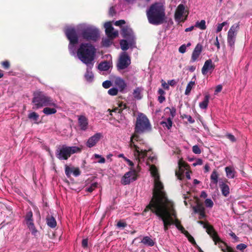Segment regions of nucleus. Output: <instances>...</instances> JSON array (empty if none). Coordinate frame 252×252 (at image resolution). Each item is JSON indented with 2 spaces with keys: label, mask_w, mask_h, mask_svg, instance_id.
I'll list each match as a JSON object with an SVG mask.
<instances>
[{
  "label": "nucleus",
  "mask_w": 252,
  "mask_h": 252,
  "mask_svg": "<svg viewBox=\"0 0 252 252\" xmlns=\"http://www.w3.org/2000/svg\"><path fill=\"white\" fill-rule=\"evenodd\" d=\"M166 109H169L170 110V115L171 116L172 119H173L176 115V110L174 107H172L171 108H169V107H167Z\"/></svg>",
  "instance_id": "nucleus-54"
},
{
  "label": "nucleus",
  "mask_w": 252,
  "mask_h": 252,
  "mask_svg": "<svg viewBox=\"0 0 252 252\" xmlns=\"http://www.w3.org/2000/svg\"><path fill=\"white\" fill-rule=\"evenodd\" d=\"M25 219L26 221V224L31 230L32 234L34 236L36 235L37 231L33 223V214L31 210H30L26 213Z\"/></svg>",
  "instance_id": "nucleus-12"
},
{
  "label": "nucleus",
  "mask_w": 252,
  "mask_h": 252,
  "mask_svg": "<svg viewBox=\"0 0 252 252\" xmlns=\"http://www.w3.org/2000/svg\"><path fill=\"white\" fill-rule=\"evenodd\" d=\"M118 93V90L116 88H111L108 91V94L113 96L117 95Z\"/></svg>",
  "instance_id": "nucleus-46"
},
{
  "label": "nucleus",
  "mask_w": 252,
  "mask_h": 252,
  "mask_svg": "<svg viewBox=\"0 0 252 252\" xmlns=\"http://www.w3.org/2000/svg\"><path fill=\"white\" fill-rule=\"evenodd\" d=\"M98 68L99 69L102 70H107L109 69V65L108 64V63L107 62H104L100 63L98 65Z\"/></svg>",
  "instance_id": "nucleus-41"
},
{
  "label": "nucleus",
  "mask_w": 252,
  "mask_h": 252,
  "mask_svg": "<svg viewBox=\"0 0 252 252\" xmlns=\"http://www.w3.org/2000/svg\"><path fill=\"white\" fill-rule=\"evenodd\" d=\"M28 118L36 121L39 118V115L36 112H33L28 115Z\"/></svg>",
  "instance_id": "nucleus-42"
},
{
  "label": "nucleus",
  "mask_w": 252,
  "mask_h": 252,
  "mask_svg": "<svg viewBox=\"0 0 252 252\" xmlns=\"http://www.w3.org/2000/svg\"><path fill=\"white\" fill-rule=\"evenodd\" d=\"M219 244V247L223 252H226L225 249H226L227 246H228L226 243H224L221 240V242H217Z\"/></svg>",
  "instance_id": "nucleus-43"
},
{
  "label": "nucleus",
  "mask_w": 252,
  "mask_h": 252,
  "mask_svg": "<svg viewBox=\"0 0 252 252\" xmlns=\"http://www.w3.org/2000/svg\"><path fill=\"white\" fill-rule=\"evenodd\" d=\"M192 152L195 154H200L201 151L198 145H194L192 147Z\"/></svg>",
  "instance_id": "nucleus-52"
},
{
  "label": "nucleus",
  "mask_w": 252,
  "mask_h": 252,
  "mask_svg": "<svg viewBox=\"0 0 252 252\" xmlns=\"http://www.w3.org/2000/svg\"><path fill=\"white\" fill-rule=\"evenodd\" d=\"M95 158H99L98 160V162L100 163H104L105 162V159L104 158L102 157L101 155H99L97 154H95L94 155Z\"/></svg>",
  "instance_id": "nucleus-44"
},
{
  "label": "nucleus",
  "mask_w": 252,
  "mask_h": 252,
  "mask_svg": "<svg viewBox=\"0 0 252 252\" xmlns=\"http://www.w3.org/2000/svg\"><path fill=\"white\" fill-rule=\"evenodd\" d=\"M114 83L115 86L118 87L121 92H122L127 86L125 80L119 77L115 79Z\"/></svg>",
  "instance_id": "nucleus-22"
},
{
  "label": "nucleus",
  "mask_w": 252,
  "mask_h": 252,
  "mask_svg": "<svg viewBox=\"0 0 252 252\" xmlns=\"http://www.w3.org/2000/svg\"><path fill=\"white\" fill-rule=\"evenodd\" d=\"M125 23L126 22L124 20H120L115 22V25L117 26H121Z\"/></svg>",
  "instance_id": "nucleus-61"
},
{
  "label": "nucleus",
  "mask_w": 252,
  "mask_h": 252,
  "mask_svg": "<svg viewBox=\"0 0 252 252\" xmlns=\"http://www.w3.org/2000/svg\"><path fill=\"white\" fill-rule=\"evenodd\" d=\"M141 242L149 247H152L155 245L154 241L148 236L144 237Z\"/></svg>",
  "instance_id": "nucleus-27"
},
{
  "label": "nucleus",
  "mask_w": 252,
  "mask_h": 252,
  "mask_svg": "<svg viewBox=\"0 0 252 252\" xmlns=\"http://www.w3.org/2000/svg\"><path fill=\"white\" fill-rule=\"evenodd\" d=\"M137 174L135 170L128 171L125 174L121 180V183L124 185H128L131 182L137 179Z\"/></svg>",
  "instance_id": "nucleus-13"
},
{
  "label": "nucleus",
  "mask_w": 252,
  "mask_h": 252,
  "mask_svg": "<svg viewBox=\"0 0 252 252\" xmlns=\"http://www.w3.org/2000/svg\"><path fill=\"white\" fill-rule=\"evenodd\" d=\"M178 166L180 167V170H181V168H184L185 170H188L189 168V164L184 161L182 159H181L178 161Z\"/></svg>",
  "instance_id": "nucleus-39"
},
{
  "label": "nucleus",
  "mask_w": 252,
  "mask_h": 252,
  "mask_svg": "<svg viewBox=\"0 0 252 252\" xmlns=\"http://www.w3.org/2000/svg\"><path fill=\"white\" fill-rule=\"evenodd\" d=\"M187 46L185 44L181 45L179 48V51L181 53H184L186 51Z\"/></svg>",
  "instance_id": "nucleus-60"
},
{
  "label": "nucleus",
  "mask_w": 252,
  "mask_h": 252,
  "mask_svg": "<svg viewBox=\"0 0 252 252\" xmlns=\"http://www.w3.org/2000/svg\"><path fill=\"white\" fill-rule=\"evenodd\" d=\"M210 98L209 94H206L203 101L199 103V107L202 109H205L207 108Z\"/></svg>",
  "instance_id": "nucleus-29"
},
{
  "label": "nucleus",
  "mask_w": 252,
  "mask_h": 252,
  "mask_svg": "<svg viewBox=\"0 0 252 252\" xmlns=\"http://www.w3.org/2000/svg\"><path fill=\"white\" fill-rule=\"evenodd\" d=\"M194 85H195V82L192 81H190L188 84L186 89V90H185V94L186 95H189L190 94V91H191L192 87L194 86Z\"/></svg>",
  "instance_id": "nucleus-38"
},
{
  "label": "nucleus",
  "mask_w": 252,
  "mask_h": 252,
  "mask_svg": "<svg viewBox=\"0 0 252 252\" xmlns=\"http://www.w3.org/2000/svg\"><path fill=\"white\" fill-rule=\"evenodd\" d=\"M146 15L148 22L151 24L159 25L165 22V9L159 3L152 4L147 10Z\"/></svg>",
  "instance_id": "nucleus-3"
},
{
  "label": "nucleus",
  "mask_w": 252,
  "mask_h": 252,
  "mask_svg": "<svg viewBox=\"0 0 252 252\" xmlns=\"http://www.w3.org/2000/svg\"><path fill=\"white\" fill-rule=\"evenodd\" d=\"M226 137L232 142H234L236 141L235 136L231 134H227Z\"/></svg>",
  "instance_id": "nucleus-58"
},
{
  "label": "nucleus",
  "mask_w": 252,
  "mask_h": 252,
  "mask_svg": "<svg viewBox=\"0 0 252 252\" xmlns=\"http://www.w3.org/2000/svg\"><path fill=\"white\" fill-rule=\"evenodd\" d=\"M111 42L109 39H105L102 40V44L104 46L108 47L110 45Z\"/></svg>",
  "instance_id": "nucleus-57"
},
{
  "label": "nucleus",
  "mask_w": 252,
  "mask_h": 252,
  "mask_svg": "<svg viewBox=\"0 0 252 252\" xmlns=\"http://www.w3.org/2000/svg\"><path fill=\"white\" fill-rule=\"evenodd\" d=\"M142 91L143 89L141 87H137L133 90V95L135 99L140 100L142 98L141 92Z\"/></svg>",
  "instance_id": "nucleus-26"
},
{
  "label": "nucleus",
  "mask_w": 252,
  "mask_h": 252,
  "mask_svg": "<svg viewBox=\"0 0 252 252\" xmlns=\"http://www.w3.org/2000/svg\"><path fill=\"white\" fill-rule=\"evenodd\" d=\"M172 118H168L167 119L166 122H161L160 123V124L162 125L163 126H165L167 127L168 129H170L172 126Z\"/></svg>",
  "instance_id": "nucleus-37"
},
{
  "label": "nucleus",
  "mask_w": 252,
  "mask_h": 252,
  "mask_svg": "<svg viewBox=\"0 0 252 252\" xmlns=\"http://www.w3.org/2000/svg\"><path fill=\"white\" fill-rule=\"evenodd\" d=\"M204 228L206 229V232L210 235L216 245L217 244V242H221V240L219 236L218 233L212 225L210 224H205Z\"/></svg>",
  "instance_id": "nucleus-14"
},
{
  "label": "nucleus",
  "mask_w": 252,
  "mask_h": 252,
  "mask_svg": "<svg viewBox=\"0 0 252 252\" xmlns=\"http://www.w3.org/2000/svg\"><path fill=\"white\" fill-rule=\"evenodd\" d=\"M46 220L47 225L50 228H54L57 226V221L52 216L48 215Z\"/></svg>",
  "instance_id": "nucleus-24"
},
{
  "label": "nucleus",
  "mask_w": 252,
  "mask_h": 252,
  "mask_svg": "<svg viewBox=\"0 0 252 252\" xmlns=\"http://www.w3.org/2000/svg\"><path fill=\"white\" fill-rule=\"evenodd\" d=\"M227 24V22H223L221 24H219L217 26L216 32H220L222 30L223 27L226 25Z\"/></svg>",
  "instance_id": "nucleus-47"
},
{
  "label": "nucleus",
  "mask_w": 252,
  "mask_h": 252,
  "mask_svg": "<svg viewBox=\"0 0 252 252\" xmlns=\"http://www.w3.org/2000/svg\"><path fill=\"white\" fill-rule=\"evenodd\" d=\"M78 123L81 129L85 130L87 129L88 122L86 117L84 116H80L78 118Z\"/></svg>",
  "instance_id": "nucleus-23"
},
{
  "label": "nucleus",
  "mask_w": 252,
  "mask_h": 252,
  "mask_svg": "<svg viewBox=\"0 0 252 252\" xmlns=\"http://www.w3.org/2000/svg\"><path fill=\"white\" fill-rule=\"evenodd\" d=\"M127 226V224L125 222H123L122 221H119L118 222L117 224V226L119 228H125Z\"/></svg>",
  "instance_id": "nucleus-55"
},
{
  "label": "nucleus",
  "mask_w": 252,
  "mask_h": 252,
  "mask_svg": "<svg viewBox=\"0 0 252 252\" xmlns=\"http://www.w3.org/2000/svg\"><path fill=\"white\" fill-rule=\"evenodd\" d=\"M189 241L191 243L193 246L196 245V243L194 239V238L190 235L188 238Z\"/></svg>",
  "instance_id": "nucleus-59"
},
{
  "label": "nucleus",
  "mask_w": 252,
  "mask_h": 252,
  "mask_svg": "<svg viewBox=\"0 0 252 252\" xmlns=\"http://www.w3.org/2000/svg\"><path fill=\"white\" fill-rule=\"evenodd\" d=\"M98 184L97 182H94L92 184L90 187L86 188V191L89 192H92L98 187Z\"/></svg>",
  "instance_id": "nucleus-40"
},
{
  "label": "nucleus",
  "mask_w": 252,
  "mask_h": 252,
  "mask_svg": "<svg viewBox=\"0 0 252 252\" xmlns=\"http://www.w3.org/2000/svg\"><path fill=\"white\" fill-rule=\"evenodd\" d=\"M163 185L159 179L154 180V188L153 191V196L142 213L143 216L149 211L156 216H159V211L167 207L168 199L165 192L163 190Z\"/></svg>",
  "instance_id": "nucleus-2"
},
{
  "label": "nucleus",
  "mask_w": 252,
  "mask_h": 252,
  "mask_svg": "<svg viewBox=\"0 0 252 252\" xmlns=\"http://www.w3.org/2000/svg\"><path fill=\"white\" fill-rule=\"evenodd\" d=\"M96 49L94 46L88 43H81L77 51L78 59L84 63L89 66H93Z\"/></svg>",
  "instance_id": "nucleus-4"
},
{
  "label": "nucleus",
  "mask_w": 252,
  "mask_h": 252,
  "mask_svg": "<svg viewBox=\"0 0 252 252\" xmlns=\"http://www.w3.org/2000/svg\"><path fill=\"white\" fill-rule=\"evenodd\" d=\"M193 213L199 214V219L206 218L205 209L202 203L197 202L196 205L192 207Z\"/></svg>",
  "instance_id": "nucleus-16"
},
{
  "label": "nucleus",
  "mask_w": 252,
  "mask_h": 252,
  "mask_svg": "<svg viewBox=\"0 0 252 252\" xmlns=\"http://www.w3.org/2000/svg\"><path fill=\"white\" fill-rule=\"evenodd\" d=\"M65 34L67 38L69 41L68 48L70 52H74V45L78 43L79 38L74 28H68L65 30Z\"/></svg>",
  "instance_id": "nucleus-9"
},
{
  "label": "nucleus",
  "mask_w": 252,
  "mask_h": 252,
  "mask_svg": "<svg viewBox=\"0 0 252 252\" xmlns=\"http://www.w3.org/2000/svg\"><path fill=\"white\" fill-rule=\"evenodd\" d=\"M72 173L74 176L77 177L80 175L81 171L79 168H73Z\"/></svg>",
  "instance_id": "nucleus-53"
},
{
  "label": "nucleus",
  "mask_w": 252,
  "mask_h": 252,
  "mask_svg": "<svg viewBox=\"0 0 252 252\" xmlns=\"http://www.w3.org/2000/svg\"><path fill=\"white\" fill-rule=\"evenodd\" d=\"M210 179L214 184H217L218 182V174L217 170H214L210 176Z\"/></svg>",
  "instance_id": "nucleus-33"
},
{
  "label": "nucleus",
  "mask_w": 252,
  "mask_h": 252,
  "mask_svg": "<svg viewBox=\"0 0 252 252\" xmlns=\"http://www.w3.org/2000/svg\"><path fill=\"white\" fill-rule=\"evenodd\" d=\"M32 103L33 109H37L43 106H56L55 101L42 92L36 91L33 93Z\"/></svg>",
  "instance_id": "nucleus-6"
},
{
  "label": "nucleus",
  "mask_w": 252,
  "mask_h": 252,
  "mask_svg": "<svg viewBox=\"0 0 252 252\" xmlns=\"http://www.w3.org/2000/svg\"><path fill=\"white\" fill-rule=\"evenodd\" d=\"M122 32L123 37L128 41L130 46L135 44V37L130 30H129L127 27H124L122 29Z\"/></svg>",
  "instance_id": "nucleus-15"
},
{
  "label": "nucleus",
  "mask_w": 252,
  "mask_h": 252,
  "mask_svg": "<svg viewBox=\"0 0 252 252\" xmlns=\"http://www.w3.org/2000/svg\"><path fill=\"white\" fill-rule=\"evenodd\" d=\"M43 112L45 114L49 115L55 114L57 112V110L55 108L46 107L43 109Z\"/></svg>",
  "instance_id": "nucleus-31"
},
{
  "label": "nucleus",
  "mask_w": 252,
  "mask_h": 252,
  "mask_svg": "<svg viewBox=\"0 0 252 252\" xmlns=\"http://www.w3.org/2000/svg\"><path fill=\"white\" fill-rule=\"evenodd\" d=\"M131 63V60L130 57L126 52L122 53L117 62L116 67L117 70L120 71L124 70L128 67Z\"/></svg>",
  "instance_id": "nucleus-11"
},
{
  "label": "nucleus",
  "mask_w": 252,
  "mask_h": 252,
  "mask_svg": "<svg viewBox=\"0 0 252 252\" xmlns=\"http://www.w3.org/2000/svg\"><path fill=\"white\" fill-rule=\"evenodd\" d=\"M215 65L211 59L206 60L202 68L201 72L203 75H205L208 72L211 73L215 69Z\"/></svg>",
  "instance_id": "nucleus-19"
},
{
  "label": "nucleus",
  "mask_w": 252,
  "mask_h": 252,
  "mask_svg": "<svg viewBox=\"0 0 252 252\" xmlns=\"http://www.w3.org/2000/svg\"><path fill=\"white\" fill-rule=\"evenodd\" d=\"M73 168H70L68 165L65 166V173L66 176L69 178L70 177L71 173H72Z\"/></svg>",
  "instance_id": "nucleus-45"
},
{
  "label": "nucleus",
  "mask_w": 252,
  "mask_h": 252,
  "mask_svg": "<svg viewBox=\"0 0 252 252\" xmlns=\"http://www.w3.org/2000/svg\"><path fill=\"white\" fill-rule=\"evenodd\" d=\"M151 130L152 126L147 116L143 113H140L136 118L134 132L131 135L129 142L130 148L134 149V155L135 156H138L140 158H144L147 156V152L151 151V148H147L146 145H145L146 148L143 149L134 143V142L136 141L139 142L140 145L142 144L145 145L143 139L140 138L139 134L149 132Z\"/></svg>",
  "instance_id": "nucleus-1"
},
{
  "label": "nucleus",
  "mask_w": 252,
  "mask_h": 252,
  "mask_svg": "<svg viewBox=\"0 0 252 252\" xmlns=\"http://www.w3.org/2000/svg\"><path fill=\"white\" fill-rule=\"evenodd\" d=\"M81 36L87 41H96L99 36V31L94 27H87L82 30Z\"/></svg>",
  "instance_id": "nucleus-8"
},
{
  "label": "nucleus",
  "mask_w": 252,
  "mask_h": 252,
  "mask_svg": "<svg viewBox=\"0 0 252 252\" xmlns=\"http://www.w3.org/2000/svg\"><path fill=\"white\" fill-rule=\"evenodd\" d=\"M203 50L202 45L198 43L194 49L190 59V62L193 63L195 62L199 58Z\"/></svg>",
  "instance_id": "nucleus-21"
},
{
  "label": "nucleus",
  "mask_w": 252,
  "mask_h": 252,
  "mask_svg": "<svg viewBox=\"0 0 252 252\" xmlns=\"http://www.w3.org/2000/svg\"><path fill=\"white\" fill-rule=\"evenodd\" d=\"M128 45L129 43L126 39H123L120 41L121 48L123 51H126L129 48Z\"/></svg>",
  "instance_id": "nucleus-34"
},
{
  "label": "nucleus",
  "mask_w": 252,
  "mask_h": 252,
  "mask_svg": "<svg viewBox=\"0 0 252 252\" xmlns=\"http://www.w3.org/2000/svg\"><path fill=\"white\" fill-rule=\"evenodd\" d=\"M151 173L152 176L155 178V180L159 179V175L158 173V169L155 165H152L150 167Z\"/></svg>",
  "instance_id": "nucleus-30"
},
{
  "label": "nucleus",
  "mask_w": 252,
  "mask_h": 252,
  "mask_svg": "<svg viewBox=\"0 0 252 252\" xmlns=\"http://www.w3.org/2000/svg\"><path fill=\"white\" fill-rule=\"evenodd\" d=\"M112 86V83L110 81L106 80L102 83V86L105 89H108Z\"/></svg>",
  "instance_id": "nucleus-51"
},
{
  "label": "nucleus",
  "mask_w": 252,
  "mask_h": 252,
  "mask_svg": "<svg viewBox=\"0 0 252 252\" xmlns=\"http://www.w3.org/2000/svg\"><path fill=\"white\" fill-rule=\"evenodd\" d=\"M109 13V15L111 16H113L116 14V11L113 6H112L110 8Z\"/></svg>",
  "instance_id": "nucleus-64"
},
{
  "label": "nucleus",
  "mask_w": 252,
  "mask_h": 252,
  "mask_svg": "<svg viewBox=\"0 0 252 252\" xmlns=\"http://www.w3.org/2000/svg\"><path fill=\"white\" fill-rule=\"evenodd\" d=\"M85 77L86 80L89 82H92L94 79V74L88 68H87V71L85 74Z\"/></svg>",
  "instance_id": "nucleus-32"
},
{
  "label": "nucleus",
  "mask_w": 252,
  "mask_h": 252,
  "mask_svg": "<svg viewBox=\"0 0 252 252\" xmlns=\"http://www.w3.org/2000/svg\"><path fill=\"white\" fill-rule=\"evenodd\" d=\"M247 246L245 244H240L236 246V249L241 252H243L245 249H246Z\"/></svg>",
  "instance_id": "nucleus-50"
},
{
  "label": "nucleus",
  "mask_w": 252,
  "mask_h": 252,
  "mask_svg": "<svg viewBox=\"0 0 252 252\" xmlns=\"http://www.w3.org/2000/svg\"><path fill=\"white\" fill-rule=\"evenodd\" d=\"M185 11V6L183 4H180L175 13V19L176 21L179 22H184L185 20H186L187 18V15L186 16L184 19L181 20L182 17L183 16V15Z\"/></svg>",
  "instance_id": "nucleus-20"
},
{
  "label": "nucleus",
  "mask_w": 252,
  "mask_h": 252,
  "mask_svg": "<svg viewBox=\"0 0 252 252\" xmlns=\"http://www.w3.org/2000/svg\"><path fill=\"white\" fill-rule=\"evenodd\" d=\"M220 188L222 194L224 196L227 197L230 193L229 186L225 183L222 182L221 183H220Z\"/></svg>",
  "instance_id": "nucleus-25"
},
{
  "label": "nucleus",
  "mask_w": 252,
  "mask_h": 252,
  "mask_svg": "<svg viewBox=\"0 0 252 252\" xmlns=\"http://www.w3.org/2000/svg\"><path fill=\"white\" fill-rule=\"evenodd\" d=\"M159 212L160 215L157 216L162 220L165 231H167L172 224H175L180 231L184 230L185 228L181 225V221L178 219L173 220L172 216L176 217V214L174 213H171L168 207L159 211Z\"/></svg>",
  "instance_id": "nucleus-5"
},
{
  "label": "nucleus",
  "mask_w": 252,
  "mask_h": 252,
  "mask_svg": "<svg viewBox=\"0 0 252 252\" xmlns=\"http://www.w3.org/2000/svg\"><path fill=\"white\" fill-rule=\"evenodd\" d=\"M81 151V149L78 147H70L63 145L57 148L56 151V156L60 160H67L71 155Z\"/></svg>",
  "instance_id": "nucleus-7"
},
{
  "label": "nucleus",
  "mask_w": 252,
  "mask_h": 252,
  "mask_svg": "<svg viewBox=\"0 0 252 252\" xmlns=\"http://www.w3.org/2000/svg\"><path fill=\"white\" fill-rule=\"evenodd\" d=\"M225 171L226 173V176L228 178H234L235 176L236 172L232 167L227 166L225 168Z\"/></svg>",
  "instance_id": "nucleus-28"
},
{
  "label": "nucleus",
  "mask_w": 252,
  "mask_h": 252,
  "mask_svg": "<svg viewBox=\"0 0 252 252\" xmlns=\"http://www.w3.org/2000/svg\"><path fill=\"white\" fill-rule=\"evenodd\" d=\"M185 169L184 168H181V170H180V167H179V170H176L175 171V175L177 176L178 179L180 180H183L184 178V171Z\"/></svg>",
  "instance_id": "nucleus-35"
},
{
  "label": "nucleus",
  "mask_w": 252,
  "mask_h": 252,
  "mask_svg": "<svg viewBox=\"0 0 252 252\" xmlns=\"http://www.w3.org/2000/svg\"><path fill=\"white\" fill-rule=\"evenodd\" d=\"M203 164V160L201 158H198L195 162L193 163L192 164L193 166H196V165H202Z\"/></svg>",
  "instance_id": "nucleus-62"
},
{
  "label": "nucleus",
  "mask_w": 252,
  "mask_h": 252,
  "mask_svg": "<svg viewBox=\"0 0 252 252\" xmlns=\"http://www.w3.org/2000/svg\"><path fill=\"white\" fill-rule=\"evenodd\" d=\"M229 234L234 240V242H238L239 241V238L236 235L235 233H234L233 232L231 231V232L229 233Z\"/></svg>",
  "instance_id": "nucleus-56"
},
{
  "label": "nucleus",
  "mask_w": 252,
  "mask_h": 252,
  "mask_svg": "<svg viewBox=\"0 0 252 252\" xmlns=\"http://www.w3.org/2000/svg\"><path fill=\"white\" fill-rule=\"evenodd\" d=\"M239 29V24H233L229 30L227 32V41L228 45L231 50L235 48V43L236 40L237 32Z\"/></svg>",
  "instance_id": "nucleus-10"
},
{
  "label": "nucleus",
  "mask_w": 252,
  "mask_h": 252,
  "mask_svg": "<svg viewBox=\"0 0 252 252\" xmlns=\"http://www.w3.org/2000/svg\"><path fill=\"white\" fill-rule=\"evenodd\" d=\"M105 33L107 36L113 39L118 36V32L114 31V28L110 22H107L104 25Z\"/></svg>",
  "instance_id": "nucleus-18"
},
{
  "label": "nucleus",
  "mask_w": 252,
  "mask_h": 252,
  "mask_svg": "<svg viewBox=\"0 0 252 252\" xmlns=\"http://www.w3.org/2000/svg\"><path fill=\"white\" fill-rule=\"evenodd\" d=\"M2 67L5 69H8L10 68V63L8 61H5L1 63Z\"/></svg>",
  "instance_id": "nucleus-48"
},
{
  "label": "nucleus",
  "mask_w": 252,
  "mask_h": 252,
  "mask_svg": "<svg viewBox=\"0 0 252 252\" xmlns=\"http://www.w3.org/2000/svg\"><path fill=\"white\" fill-rule=\"evenodd\" d=\"M194 27L201 30H204L206 29V22L204 20H202L200 22L197 21L196 22Z\"/></svg>",
  "instance_id": "nucleus-36"
},
{
  "label": "nucleus",
  "mask_w": 252,
  "mask_h": 252,
  "mask_svg": "<svg viewBox=\"0 0 252 252\" xmlns=\"http://www.w3.org/2000/svg\"><path fill=\"white\" fill-rule=\"evenodd\" d=\"M88 240L87 239H84L82 241V246L84 248H87L88 247Z\"/></svg>",
  "instance_id": "nucleus-63"
},
{
  "label": "nucleus",
  "mask_w": 252,
  "mask_h": 252,
  "mask_svg": "<svg viewBox=\"0 0 252 252\" xmlns=\"http://www.w3.org/2000/svg\"><path fill=\"white\" fill-rule=\"evenodd\" d=\"M205 204L207 207L212 208L213 206L214 203L211 199H206L205 200Z\"/></svg>",
  "instance_id": "nucleus-49"
},
{
  "label": "nucleus",
  "mask_w": 252,
  "mask_h": 252,
  "mask_svg": "<svg viewBox=\"0 0 252 252\" xmlns=\"http://www.w3.org/2000/svg\"><path fill=\"white\" fill-rule=\"evenodd\" d=\"M103 137V135L101 133H96L93 136L90 137L87 143L86 146L88 148H92L95 146L99 141Z\"/></svg>",
  "instance_id": "nucleus-17"
}]
</instances>
